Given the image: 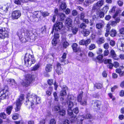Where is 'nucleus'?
Segmentation results:
<instances>
[{"mask_svg": "<svg viewBox=\"0 0 124 124\" xmlns=\"http://www.w3.org/2000/svg\"><path fill=\"white\" fill-rule=\"evenodd\" d=\"M33 76V75L30 74L27 75L25 77V81L22 82V85L26 87L29 86L34 80Z\"/></svg>", "mask_w": 124, "mask_h": 124, "instance_id": "nucleus-4", "label": "nucleus"}, {"mask_svg": "<svg viewBox=\"0 0 124 124\" xmlns=\"http://www.w3.org/2000/svg\"><path fill=\"white\" fill-rule=\"evenodd\" d=\"M63 26V24L62 22L57 21L54 25L53 27L55 31H59L62 29Z\"/></svg>", "mask_w": 124, "mask_h": 124, "instance_id": "nucleus-9", "label": "nucleus"}, {"mask_svg": "<svg viewBox=\"0 0 124 124\" xmlns=\"http://www.w3.org/2000/svg\"><path fill=\"white\" fill-rule=\"evenodd\" d=\"M18 118L19 114H15L13 115L12 117V118L14 120L17 119Z\"/></svg>", "mask_w": 124, "mask_h": 124, "instance_id": "nucleus-45", "label": "nucleus"}, {"mask_svg": "<svg viewBox=\"0 0 124 124\" xmlns=\"http://www.w3.org/2000/svg\"><path fill=\"white\" fill-rule=\"evenodd\" d=\"M22 34V31H21L20 30H19L17 32V34L18 35V36L19 37V39H20L21 37H22L21 35Z\"/></svg>", "mask_w": 124, "mask_h": 124, "instance_id": "nucleus-63", "label": "nucleus"}, {"mask_svg": "<svg viewBox=\"0 0 124 124\" xmlns=\"http://www.w3.org/2000/svg\"><path fill=\"white\" fill-rule=\"evenodd\" d=\"M103 47L106 49H108L109 47L108 44L106 43L103 45Z\"/></svg>", "mask_w": 124, "mask_h": 124, "instance_id": "nucleus-56", "label": "nucleus"}, {"mask_svg": "<svg viewBox=\"0 0 124 124\" xmlns=\"http://www.w3.org/2000/svg\"><path fill=\"white\" fill-rule=\"evenodd\" d=\"M67 7V5L65 2H62L61 3L60 5L59 8L62 10L65 9Z\"/></svg>", "mask_w": 124, "mask_h": 124, "instance_id": "nucleus-27", "label": "nucleus"}, {"mask_svg": "<svg viewBox=\"0 0 124 124\" xmlns=\"http://www.w3.org/2000/svg\"><path fill=\"white\" fill-rule=\"evenodd\" d=\"M38 34L35 33L34 34L32 33L31 31L27 30L25 33V39L27 41L31 42L34 41L37 38Z\"/></svg>", "mask_w": 124, "mask_h": 124, "instance_id": "nucleus-3", "label": "nucleus"}, {"mask_svg": "<svg viewBox=\"0 0 124 124\" xmlns=\"http://www.w3.org/2000/svg\"><path fill=\"white\" fill-rule=\"evenodd\" d=\"M83 93V92L81 91L80 94L78 95V97L77 99L78 101V102H81L82 100V94Z\"/></svg>", "mask_w": 124, "mask_h": 124, "instance_id": "nucleus-32", "label": "nucleus"}, {"mask_svg": "<svg viewBox=\"0 0 124 124\" xmlns=\"http://www.w3.org/2000/svg\"><path fill=\"white\" fill-rule=\"evenodd\" d=\"M104 13L103 12L101 11L99 12V10H97L96 11V14L98 16H99L100 18H101L104 17Z\"/></svg>", "mask_w": 124, "mask_h": 124, "instance_id": "nucleus-26", "label": "nucleus"}, {"mask_svg": "<svg viewBox=\"0 0 124 124\" xmlns=\"http://www.w3.org/2000/svg\"><path fill=\"white\" fill-rule=\"evenodd\" d=\"M54 109L57 113L59 112L61 109L59 105L58 104L57 105L55 106L54 108Z\"/></svg>", "mask_w": 124, "mask_h": 124, "instance_id": "nucleus-33", "label": "nucleus"}, {"mask_svg": "<svg viewBox=\"0 0 124 124\" xmlns=\"http://www.w3.org/2000/svg\"><path fill=\"white\" fill-rule=\"evenodd\" d=\"M110 54L112 57L114 59L118 60V58L117 57V55L116 54L115 52L113 50H111L110 51Z\"/></svg>", "mask_w": 124, "mask_h": 124, "instance_id": "nucleus-17", "label": "nucleus"}, {"mask_svg": "<svg viewBox=\"0 0 124 124\" xmlns=\"http://www.w3.org/2000/svg\"><path fill=\"white\" fill-rule=\"evenodd\" d=\"M112 60L110 59H106L105 60L104 62L105 64H107V67L110 69H112L113 66V64L111 63Z\"/></svg>", "mask_w": 124, "mask_h": 124, "instance_id": "nucleus-13", "label": "nucleus"}, {"mask_svg": "<svg viewBox=\"0 0 124 124\" xmlns=\"http://www.w3.org/2000/svg\"><path fill=\"white\" fill-rule=\"evenodd\" d=\"M85 13H84L82 12L81 13L80 17V20H82L84 19V18L85 17Z\"/></svg>", "mask_w": 124, "mask_h": 124, "instance_id": "nucleus-49", "label": "nucleus"}, {"mask_svg": "<svg viewBox=\"0 0 124 124\" xmlns=\"http://www.w3.org/2000/svg\"><path fill=\"white\" fill-rule=\"evenodd\" d=\"M117 3L120 7L122 6L123 4V1L120 0H118L117 1Z\"/></svg>", "mask_w": 124, "mask_h": 124, "instance_id": "nucleus-48", "label": "nucleus"}, {"mask_svg": "<svg viewBox=\"0 0 124 124\" xmlns=\"http://www.w3.org/2000/svg\"><path fill=\"white\" fill-rule=\"evenodd\" d=\"M95 47L96 46L95 44H92L89 46L88 49L90 50H91L95 49Z\"/></svg>", "mask_w": 124, "mask_h": 124, "instance_id": "nucleus-42", "label": "nucleus"}, {"mask_svg": "<svg viewBox=\"0 0 124 124\" xmlns=\"http://www.w3.org/2000/svg\"><path fill=\"white\" fill-rule=\"evenodd\" d=\"M8 6H5L1 7L2 9L4 12H6L8 10Z\"/></svg>", "mask_w": 124, "mask_h": 124, "instance_id": "nucleus-37", "label": "nucleus"}, {"mask_svg": "<svg viewBox=\"0 0 124 124\" xmlns=\"http://www.w3.org/2000/svg\"><path fill=\"white\" fill-rule=\"evenodd\" d=\"M7 81L9 83H10L12 85H14L16 86V84L14 80L12 79H7Z\"/></svg>", "mask_w": 124, "mask_h": 124, "instance_id": "nucleus-29", "label": "nucleus"}, {"mask_svg": "<svg viewBox=\"0 0 124 124\" xmlns=\"http://www.w3.org/2000/svg\"><path fill=\"white\" fill-rule=\"evenodd\" d=\"M77 118L76 116L73 115L72 116H70L69 120L71 123L74 122L76 121Z\"/></svg>", "mask_w": 124, "mask_h": 124, "instance_id": "nucleus-30", "label": "nucleus"}, {"mask_svg": "<svg viewBox=\"0 0 124 124\" xmlns=\"http://www.w3.org/2000/svg\"><path fill=\"white\" fill-rule=\"evenodd\" d=\"M103 57V55L101 54L96 57L95 61L96 62L101 63L102 62V59Z\"/></svg>", "mask_w": 124, "mask_h": 124, "instance_id": "nucleus-18", "label": "nucleus"}, {"mask_svg": "<svg viewBox=\"0 0 124 124\" xmlns=\"http://www.w3.org/2000/svg\"><path fill=\"white\" fill-rule=\"evenodd\" d=\"M85 119H91L93 118V116L89 114H87L84 117Z\"/></svg>", "mask_w": 124, "mask_h": 124, "instance_id": "nucleus-47", "label": "nucleus"}, {"mask_svg": "<svg viewBox=\"0 0 124 124\" xmlns=\"http://www.w3.org/2000/svg\"><path fill=\"white\" fill-rule=\"evenodd\" d=\"M105 42L104 38L103 37L99 38L96 41L97 43L98 44L103 43Z\"/></svg>", "mask_w": 124, "mask_h": 124, "instance_id": "nucleus-22", "label": "nucleus"}, {"mask_svg": "<svg viewBox=\"0 0 124 124\" xmlns=\"http://www.w3.org/2000/svg\"><path fill=\"white\" fill-rule=\"evenodd\" d=\"M109 51L108 50H106L103 52V54L104 56H107L109 53Z\"/></svg>", "mask_w": 124, "mask_h": 124, "instance_id": "nucleus-55", "label": "nucleus"}, {"mask_svg": "<svg viewBox=\"0 0 124 124\" xmlns=\"http://www.w3.org/2000/svg\"><path fill=\"white\" fill-rule=\"evenodd\" d=\"M27 100L26 101L25 104L26 105L29 107H32L33 105H35V104L37 103L34 102L33 97H32V95L30 93L27 94Z\"/></svg>", "mask_w": 124, "mask_h": 124, "instance_id": "nucleus-5", "label": "nucleus"}, {"mask_svg": "<svg viewBox=\"0 0 124 124\" xmlns=\"http://www.w3.org/2000/svg\"><path fill=\"white\" fill-rule=\"evenodd\" d=\"M94 1L92 0H86L84 2V4L86 6H89L90 4L93 3Z\"/></svg>", "mask_w": 124, "mask_h": 124, "instance_id": "nucleus-31", "label": "nucleus"}, {"mask_svg": "<svg viewBox=\"0 0 124 124\" xmlns=\"http://www.w3.org/2000/svg\"><path fill=\"white\" fill-rule=\"evenodd\" d=\"M102 52V49L100 48H98L96 51V53L97 54H101Z\"/></svg>", "mask_w": 124, "mask_h": 124, "instance_id": "nucleus-51", "label": "nucleus"}, {"mask_svg": "<svg viewBox=\"0 0 124 124\" xmlns=\"http://www.w3.org/2000/svg\"><path fill=\"white\" fill-rule=\"evenodd\" d=\"M65 23L69 25L68 27L70 26H72L71 25L72 22L71 19L70 18L68 17L66 19Z\"/></svg>", "mask_w": 124, "mask_h": 124, "instance_id": "nucleus-20", "label": "nucleus"}, {"mask_svg": "<svg viewBox=\"0 0 124 124\" xmlns=\"http://www.w3.org/2000/svg\"><path fill=\"white\" fill-rule=\"evenodd\" d=\"M120 33L122 35H124V28H122L119 30Z\"/></svg>", "mask_w": 124, "mask_h": 124, "instance_id": "nucleus-58", "label": "nucleus"}, {"mask_svg": "<svg viewBox=\"0 0 124 124\" xmlns=\"http://www.w3.org/2000/svg\"><path fill=\"white\" fill-rule=\"evenodd\" d=\"M68 28L69 29V30H72V32L74 34H76L78 31V29L77 28L75 27L73 28L71 26H69L68 27Z\"/></svg>", "mask_w": 124, "mask_h": 124, "instance_id": "nucleus-19", "label": "nucleus"}, {"mask_svg": "<svg viewBox=\"0 0 124 124\" xmlns=\"http://www.w3.org/2000/svg\"><path fill=\"white\" fill-rule=\"evenodd\" d=\"M0 116L4 119H5L6 117V115L4 112L1 113L0 114Z\"/></svg>", "mask_w": 124, "mask_h": 124, "instance_id": "nucleus-52", "label": "nucleus"}, {"mask_svg": "<svg viewBox=\"0 0 124 124\" xmlns=\"http://www.w3.org/2000/svg\"><path fill=\"white\" fill-rule=\"evenodd\" d=\"M7 90V87H6L1 89L0 92V99L3 100L6 98V96L5 93Z\"/></svg>", "mask_w": 124, "mask_h": 124, "instance_id": "nucleus-11", "label": "nucleus"}, {"mask_svg": "<svg viewBox=\"0 0 124 124\" xmlns=\"http://www.w3.org/2000/svg\"><path fill=\"white\" fill-rule=\"evenodd\" d=\"M117 34L116 31L114 29H112L110 31L109 34L111 36L114 37Z\"/></svg>", "mask_w": 124, "mask_h": 124, "instance_id": "nucleus-24", "label": "nucleus"}, {"mask_svg": "<svg viewBox=\"0 0 124 124\" xmlns=\"http://www.w3.org/2000/svg\"><path fill=\"white\" fill-rule=\"evenodd\" d=\"M8 33L7 31L5 29H0V39H4L5 38L8 37Z\"/></svg>", "mask_w": 124, "mask_h": 124, "instance_id": "nucleus-8", "label": "nucleus"}, {"mask_svg": "<svg viewBox=\"0 0 124 124\" xmlns=\"http://www.w3.org/2000/svg\"><path fill=\"white\" fill-rule=\"evenodd\" d=\"M120 12L121 10L119 9H118L116 10V13L113 16V17L114 18H116V17L117 16L119 13Z\"/></svg>", "mask_w": 124, "mask_h": 124, "instance_id": "nucleus-44", "label": "nucleus"}, {"mask_svg": "<svg viewBox=\"0 0 124 124\" xmlns=\"http://www.w3.org/2000/svg\"><path fill=\"white\" fill-rule=\"evenodd\" d=\"M52 42L53 45L55 46L57 43V40L55 38H54L52 41Z\"/></svg>", "mask_w": 124, "mask_h": 124, "instance_id": "nucleus-54", "label": "nucleus"}, {"mask_svg": "<svg viewBox=\"0 0 124 124\" xmlns=\"http://www.w3.org/2000/svg\"><path fill=\"white\" fill-rule=\"evenodd\" d=\"M110 25H111L113 26H116V22L114 21H110L108 23Z\"/></svg>", "mask_w": 124, "mask_h": 124, "instance_id": "nucleus-39", "label": "nucleus"}, {"mask_svg": "<svg viewBox=\"0 0 124 124\" xmlns=\"http://www.w3.org/2000/svg\"><path fill=\"white\" fill-rule=\"evenodd\" d=\"M110 25L108 24L107 26V28L106 30V32H109V30L111 28Z\"/></svg>", "mask_w": 124, "mask_h": 124, "instance_id": "nucleus-60", "label": "nucleus"}, {"mask_svg": "<svg viewBox=\"0 0 124 124\" xmlns=\"http://www.w3.org/2000/svg\"><path fill=\"white\" fill-rule=\"evenodd\" d=\"M91 40L90 39H87L86 40H85V45L87 46L90 43Z\"/></svg>", "mask_w": 124, "mask_h": 124, "instance_id": "nucleus-46", "label": "nucleus"}, {"mask_svg": "<svg viewBox=\"0 0 124 124\" xmlns=\"http://www.w3.org/2000/svg\"><path fill=\"white\" fill-rule=\"evenodd\" d=\"M82 33L84 36H87L90 33L89 31L88 30L84 29L81 31Z\"/></svg>", "mask_w": 124, "mask_h": 124, "instance_id": "nucleus-25", "label": "nucleus"}, {"mask_svg": "<svg viewBox=\"0 0 124 124\" xmlns=\"http://www.w3.org/2000/svg\"><path fill=\"white\" fill-rule=\"evenodd\" d=\"M52 66L51 64H47L45 70L47 72L51 71L52 69Z\"/></svg>", "mask_w": 124, "mask_h": 124, "instance_id": "nucleus-21", "label": "nucleus"}, {"mask_svg": "<svg viewBox=\"0 0 124 124\" xmlns=\"http://www.w3.org/2000/svg\"><path fill=\"white\" fill-rule=\"evenodd\" d=\"M32 97H33L34 102L37 103L35 104L36 105L37 104L39 103L40 102V98L38 97L37 96L34 94H32Z\"/></svg>", "mask_w": 124, "mask_h": 124, "instance_id": "nucleus-14", "label": "nucleus"}, {"mask_svg": "<svg viewBox=\"0 0 124 124\" xmlns=\"http://www.w3.org/2000/svg\"><path fill=\"white\" fill-rule=\"evenodd\" d=\"M56 121L54 119H52L50 121V124H55Z\"/></svg>", "mask_w": 124, "mask_h": 124, "instance_id": "nucleus-64", "label": "nucleus"}, {"mask_svg": "<svg viewBox=\"0 0 124 124\" xmlns=\"http://www.w3.org/2000/svg\"><path fill=\"white\" fill-rule=\"evenodd\" d=\"M23 0H14V3L18 5H20L21 4V1H22Z\"/></svg>", "mask_w": 124, "mask_h": 124, "instance_id": "nucleus-40", "label": "nucleus"}, {"mask_svg": "<svg viewBox=\"0 0 124 124\" xmlns=\"http://www.w3.org/2000/svg\"><path fill=\"white\" fill-rule=\"evenodd\" d=\"M57 113H59L60 115L62 116H64L66 114L65 112V110L63 109H61L59 112Z\"/></svg>", "mask_w": 124, "mask_h": 124, "instance_id": "nucleus-36", "label": "nucleus"}, {"mask_svg": "<svg viewBox=\"0 0 124 124\" xmlns=\"http://www.w3.org/2000/svg\"><path fill=\"white\" fill-rule=\"evenodd\" d=\"M73 51L75 52H77L80 51V49L78 47V45L76 43L73 44L72 46Z\"/></svg>", "mask_w": 124, "mask_h": 124, "instance_id": "nucleus-16", "label": "nucleus"}, {"mask_svg": "<svg viewBox=\"0 0 124 124\" xmlns=\"http://www.w3.org/2000/svg\"><path fill=\"white\" fill-rule=\"evenodd\" d=\"M41 13L43 16L44 17L48 16L49 14V13L47 12H41Z\"/></svg>", "mask_w": 124, "mask_h": 124, "instance_id": "nucleus-50", "label": "nucleus"}, {"mask_svg": "<svg viewBox=\"0 0 124 124\" xmlns=\"http://www.w3.org/2000/svg\"><path fill=\"white\" fill-rule=\"evenodd\" d=\"M46 28L45 26H44L42 27L41 29V31L42 33H45L46 31Z\"/></svg>", "mask_w": 124, "mask_h": 124, "instance_id": "nucleus-57", "label": "nucleus"}, {"mask_svg": "<svg viewBox=\"0 0 124 124\" xmlns=\"http://www.w3.org/2000/svg\"><path fill=\"white\" fill-rule=\"evenodd\" d=\"M13 108V106L10 105L7 107L6 109V112L7 114L10 115Z\"/></svg>", "mask_w": 124, "mask_h": 124, "instance_id": "nucleus-23", "label": "nucleus"}, {"mask_svg": "<svg viewBox=\"0 0 124 124\" xmlns=\"http://www.w3.org/2000/svg\"><path fill=\"white\" fill-rule=\"evenodd\" d=\"M94 86L97 89H100L102 88V85L101 84L97 83L94 85Z\"/></svg>", "mask_w": 124, "mask_h": 124, "instance_id": "nucleus-35", "label": "nucleus"}, {"mask_svg": "<svg viewBox=\"0 0 124 124\" xmlns=\"http://www.w3.org/2000/svg\"><path fill=\"white\" fill-rule=\"evenodd\" d=\"M78 14V12L76 10H73L72 11V15L74 16H76Z\"/></svg>", "mask_w": 124, "mask_h": 124, "instance_id": "nucleus-62", "label": "nucleus"}, {"mask_svg": "<svg viewBox=\"0 0 124 124\" xmlns=\"http://www.w3.org/2000/svg\"><path fill=\"white\" fill-rule=\"evenodd\" d=\"M87 27V25L85 23H83L80 24L79 27L82 29H84Z\"/></svg>", "mask_w": 124, "mask_h": 124, "instance_id": "nucleus-43", "label": "nucleus"}, {"mask_svg": "<svg viewBox=\"0 0 124 124\" xmlns=\"http://www.w3.org/2000/svg\"><path fill=\"white\" fill-rule=\"evenodd\" d=\"M65 17V16L64 14L62 13L59 14L58 18L60 19V21L63 20Z\"/></svg>", "mask_w": 124, "mask_h": 124, "instance_id": "nucleus-28", "label": "nucleus"}, {"mask_svg": "<svg viewBox=\"0 0 124 124\" xmlns=\"http://www.w3.org/2000/svg\"><path fill=\"white\" fill-rule=\"evenodd\" d=\"M119 63L117 62H114L113 64V66H114L115 68H116L119 67Z\"/></svg>", "mask_w": 124, "mask_h": 124, "instance_id": "nucleus-59", "label": "nucleus"}, {"mask_svg": "<svg viewBox=\"0 0 124 124\" xmlns=\"http://www.w3.org/2000/svg\"><path fill=\"white\" fill-rule=\"evenodd\" d=\"M62 90L61 91L60 93V95L62 96H64L67 94L66 90H68L67 87L65 85H63L62 87Z\"/></svg>", "mask_w": 124, "mask_h": 124, "instance_id": "nucleus-15", "label": "nucleus"}, {"mask_svg": "<svg viewBox=\"0 0 124 124\" xmlns=\"http://www.w3.org/2000/svg\"><path fill=\"white\" fill-rule=\"evenodd\" d=\"M103 26V24L101 23H97L96 25V27L98 29L101 28Z\"/></svg>", "mask_w": 124, "mask_h": 124, "instance_id": "nucleus-38", "label": "nucleus"}, {"mask_svg": "<svg viewBox=\"0 0 124 124\" xmlns=\"http://www.w3.org/2000/svg\"><path fill=\"white\" fill-rule=\"evenodd\" d=\"M25 65L27 66H30L32 64L35 63L36 60L33 55L26 54L24 59Z\"/></svg>", "mask_w": 124, "mask_h": 124, "instance_id": "nucleus-1", "label": "nucleus"}, {"mask_svg": "<svg viewBox=\"0 0 124 124\" xmlns=\"http://www.w3.org/2000/svg\"><path fill=\"white\" fill-rule=\"evenodd\" d=\"M104 0H100L96 3L94 4L92 8L93 10L100 9L104 4Z\"/></svg>", "mask_w": 124, "mask_h": 124, "instance_id": "nucleus-7", "label": "nucleus"}, {"mask_svg": "<svg viewBox=\"0 0 124 124\" xmlns=\"http://www.w3.org/2000/svg\"><path fill=\"white\" fill-rule=\"evenodd\" d=\"M21 15V13L19 10L13 11L12 14V17L13 19H17Z\"/></svg>", "mask_w": 124, "mask_h": 124, "instance_id": "nucleus-10", "label": "nucleus"}, {"mask_svg": "<svg viewBox=\"0 0 124 124\" xmlns=\"http://www.w3.org/2000/svg\"><path fill=\"white\" fill-rule=\"evenodd\" d=\"M40 64L39 63H38L37 64H36L31 69L32 71H35L37 70L40 67Z\"/></svg>", "mask_w": 124, "mask_h": 124, "instance_id": "nucleus-34", "label": "nucleus"}, {"mask_svg": "<svg viewBox=\"0 0 124 124\" xmlns=\"http://www.w3.org/2000/svg\"><path fill=\"white\" fill-rule=\"evenodd\" d=\"M73 113H75L76 114H77L79 112L78 108L76 107L74 108L73 110Z\"/></svg>", "mask_w": 124, "mask_h": 124, "instance_id": "nucleus-53", "label": "nucleus"}, {"mask_svg": "<svg viewBox=\"0 0 124 124\" xmlns=\"http://www.w3.org/2000/svg\"><path fill=\"white\" fill-rule=\"evenodd\" d=\"M61 64L58 62H57L56 64V69L55 70V71L58 75L61 74L63 73V70L61 67Z\"/></svg>", "mask_w": 124, "mask_h": 124, "instance_id": "nucleus-12", "label": "nucleus"}, {"mask_svg": "<svg viewBox=\"0 0 124 124\" xmlns=\"http://www.w3.org/2000/svg\"><path fill=\"white\" fill-rule=\"evenodd\" d=\"M69 45V44L66 41L64 42L63 44V47L65 48H66L67 46Z\"/></svg>", "mask_w": 124, "mask_h": 124, "instance_id": "nucleus-61", "label": "nucleus"}, {"mask_svg": "<svg viewBox=\"0 0 124 124\" xmlns=\"http://www.w3.org/2000/svg\"><path fill=\"white\" fill-rule=\"evenodd\" d=\"M108 9L109 8L108 6H106L103 8L102 10L104 13H106L108 11Z\"/></svg>", "mask_w": 124, "mask_h": 124, "instance_id": "nucleus-41", "label": "nucleus"}, {"mask_svg": "<svg viewBox=\"0 0 124 124\" xmlns=\"http://www.w3.org/2000/svg\"><path fill=\"white\" fill-rule=\"evenodd\" d=\"M24 99V95L23 94H21L19 98L16 100V102L14 103V104H16V106L15 108L16 112H17L20 110L22 105L21 102Z\"/></svg>", "mask_w": 124, "mask_h": 124, "instance_id": "nucleus-6", "label": "nucleus"}, {"mask_svg": "<svg viewBox=\"0 0 124 124\" xmlns=\"http://www.w3.org/2000/svg\"><path fill=\"white\" fill-rule=\"evenodd\" d=\"M73 96L68 95L67 100L65 102V103H66L68 106L69 108L68 109V113L70 116H71L73 114V111L72 110L71 108L73 105V102L75 100Z\"/></svg>", "mask_w": 124, "mask_h": 124, "instance_id": "nucleus-2", "label": "nucleus"}]
</instances>
